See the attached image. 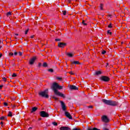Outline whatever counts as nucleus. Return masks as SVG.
Listing matches in <instances>:
<instances>
[{"label":"nucleus","instance_id":"f257e3e1","mask_svg":"<svg viewBox=\"0 0 130 130\" xmlns=\"http://www.w3.org/2000/svg\"><path fill=\"white\" fill-rule=\"evenodd\" d=\"M51 89H52L53 91H54V94H55L57 96H59V97H62V98H66V95H64V94L57 90V89H58L59 90L62 89V86L58 85V83L56 82L53 83L51 86Z\"/></svg>","mask_w":130,"mask_h":130},{"label":"nucleus","instance_id":"f03ea898","mask_svg":"<svg viewBox=\"0 0 130 130\" xmlns=\"http://www.w3.org/2000/svg\"><path fill=\"white\" fill-rule=\"evenodd\" d=\"M102 102L106 105H110V106H117V104H118V102L110 100L103 99Z\"/></svg>","mask_w":130,"mask_h":130},{"label":"nucleus","instance_id":"7ed1b4c3","mask_svg":"<svg viewBox=\"0 0 130 130\" xmlns=\"http://www.w3.org/2000/svg\"><path fill=\"white\" fill-rule=\"evenodd\" d=\"M39 95L41 97L49 98V95H48V89H46L43 91H41L40 92H39Z\"/></svg>","mask_w":130,"mask_h":130},{"label":"nucleus","instance_id":"20e7f679","mask_svg":"<svg viewBox=\"0 0 130 130\" xmlns=\"http://www.w3.org/2000/svg\"><path fill=\"white\" fill-rule=\"evenodd\" d=\"M40 116L41 117H49V114L48 113L44 111H42L40 112Z\"/></svg>","mask_w":130,"mask_h":130},{"label":"nucleus","instance_id":"39448f33","mask_svg":"<svg viewBox=\"0 0 130 130\" xmlns=\"http://www.w3.org/2000/svg\"><path fill=\"white\" fill-rule=\"evenodd\" d=\"M100 79L101 81H103V82H109L110 81V78L108 77V76H102Z\"/></svg>","mask_w":130,"mask_h":130},{"label":"nucleus","instance_id":"423d86ee","mask_svg":"<svg viewBox=\"0 0 130 130\" xmlns=\"http://www.w3.org/2000/svg\"><path fill=\"white\" fill-rule=\"evenodd\" d=\"M60 102L61 103L62 110H63V111H64V112H66V111H67V107L66 106L64 103L62 101H60Z\"/></svg>","mask_w":130,"mask_h":130},{"label":"nucleus","instance_id":"0eeeda50","mask_svg":"<svg viewBox=\"0 0 130 130\" xmlns=\"http://www.w3.org/2000/svg\"><path fill=\"white\" fill-rule=\"evenodd\" d=\"M58 47L63 48V47H64L65 46H67V43H62V42H59V43H58Z\"/></svg>","mask_w":130,"mask_h":130},{"label":"nucleus","instance_id":"6e6552de","mask_svg":"<svg viewBox=\"0 0 130 130\" xmlns=\"http://www.w3.org/2000/svg\"><path fill=\"white\" fill-rule=\"evenodd\" d=\"M64 115L66 117H68V118H69V119H73V117L72 116L71 114L69 113V112L65 111Z\"/></svg>","mask_w":130,"mask_h":130},{"label":"nucleus","instance_id":"1a4fd4ad","mask_svg":"<svg viewBox=\"0 0 130 130\" xmlns=\"http://www.w3.org/2000/svg\"><path fill=\"white\" fill-rule=\"evenodd\" d=\"M102 119L103 121H104V122H109V119H108V118L106 116H103L102 117Z\"/></svg>","mask_w":130,"mask_h":130},{"label":"nucleus","instance_id":"9d476101","mask_svg":"<svg viewBox=\"0 0 130 130\" xmlns=\"http://www.w3.org/2000/svg\"><path fill=\"white\" fill-rule=\"evenodd\" d=\"M37 58L36 57H33L32 59H30V60H29V64L31 65L33 64L35 62V60H36Z\"/></svg>","mask_w":130,"mask_h":130},{"label":"nucleus","instance_id":"9b49d317","mask_svg":"<svg viewBox=\"0 0 130 130\" xmlns=\"http://www.w3.org/2000/svg\"><path fill=\"white\" fill-rule=\"evenodd\" d=\"M60 130H72V129L68 126H61L59 128Z\"/></svg>","mask_w":130,"mask_h":130},{"label":"nucleus","instance_id":"f8f14e48","mask_svg":"<svg viewBox=\"0 0 130 130\" xmlns=\"http://www.w3.org/2000/svg\"><path fill=\"white\" fill-rule=\"evenodd\" d=\"M70 90H79V88L75 85H70Z\"/></svg>","mask_w":130,"mask_h":130},{"label":"nucleus","instance_id":"ddd939ff","mask_svg":"<svg viewBox=\"0 0 130 130\" xmlns=\"http://www.w3.org/2000/svg\"><path fill=\"white\" fill-rule=\"evenodd\" d=\"M71 62L72 64H80V62H79V61H71Z\"/></svg>","mask_w":130,"mask_h":130},{"label":"nucleus","instance_id":"4468645a","mask_svg":"<svg viewBox=\"0 0 130 130\" xmlns=\"http://www.w3.org/2000/svg\"><path fill=\"white\" fill-rule=\"evenodd\" d=\"M101 74H102V72L101 71H96L94 75L98 76L99 75H101Z\"/></svg>","mask_w":130,"mask_h":130},{"label":"nucleus","instance_id":"2eb2a0df","mask_svg":"<svg viewBox=\"0 0 130 130\" xmlns=\"http://www.w3.org/2000/svg\"><path fill=\"white\" fill-rule=\"evenodd\" d=\"M37 109H38V108L36 107H34L32 108V110H31V113H32V112H35V111H36V110H37Z\"/></svg>","mask_w":130,"mask_h":130},{"label":"nucleus","instance_id":"dca6fc26","mask_svg":"<svg viewBox=\"0 0 130 130\" xmlns=\"http://www.w3.org/2000/svg\"><path fill=\"white\" fill-rule=\"evenodd\" d=\"M42 66L43 67V68H47V67H48V65L47 64V63H46V62H44L43 63Z\"/></svg>","mask_w":130,"mask_h":130},{"label":"nucleus","instance_id":"f3484780","mask_svg":"<svg viewBox=\"0 0 130 130\" xmlns=\"http://www.w3.org/2000/svg\"><path fill=\"white\" fill-rule=\"evenodd\" d=\"M67 55L70 57H73V55H74L72 53H67Z\"/></svg>","mask_w":130,"mask_h":130},{"label":"nucleus","instance_id":"a211bd4d","mask_svg":"<svg viewBox=\"0 0 130 130\" xmlns=\"http://www.w3.org/2000/svg\"><path fill=\"white\" fill-rule=\"evenodd\" d=\"M100 10H101L102 11L103 10V4H100Z\"/></svg>","mask_w":130,"mask_h":130},{"label":"nucleus","instance_id":"6ab92c4d","mask_svg":"<svg viewBox=\"0 0 130 130\" xmlns=\"http://www.w3.org/2000/svg\"><path fill=\"white\" fill-rule=\"evenodd\" d=\"M11 15H12V12H9L7 13V17H9V16H11Z\"/></svg>","mask_w":130,"mask_h":130},{"label":"nucleus","instance_id":"aec40b11","mask_svg":"<svg viewBox=\"0 0 130 130\" xmlns=\"http://www.w3.org/2000/svg\"><path fill=\"white\" fill-rule=\"evenodd\" d=\"M8 116H11V117L13 116V115L12 114V112H11V111L9 112V114L8 115Z\"/></svg>","mask_w":130,"mask_h":130},{"label":"nucleus","instance_id":"412c9836","mask_svg":"<svg viewBox=\"0 0 130 130\" xmlns=\"http://www.w3.org/2000/svg\"><path fill=\"white\" fill-rule=\"evenodd\" d=\"M52 124L55 126H56V125H57V123L56 122H52Z\"/></svg>","mask_w":130,"mask_h":130},{"label":"nucleus","instance_id":"4be33fe9","mask_svg":"<svg viewBox=\"0 0 130 130\" xmlns=\"http://www.w3.org/2000/svg\"><path fill=\"white\" fill-rule=\"evenodd\" d=\"M48 72H50V73H53V69H48Z\"/></svg>","mask_w":130,"mask_h":130},{"label":"nucleus","instance_id":"5701e85b","mask_svg":"<svg viewBox=\"0 0 130 130\" xmlns=\"http://www.w3.org/2000/svg\"><path fill=\"white\" fill-rule=\"evenodd\" d=\"M108 34H110V35H112V32L110 31V30H108L107 31Z\"/></svg>","mask_w":130,"mask_h":130},{"label":"nucleus","instance_id":"b1692460","mask_svg":"<svg viewBox=\"0 0 130 130\" xmlns=\"http://www.w3.org/2000/svg\"><path fill=\"white\" fill-rule=\"evenodd\" d=\"M57 80H59V81H62V78L61 77H57Z\"/></svg>","mask_w":130,"mask_h":130},{"label":"nucleus","instance_id":"393cba45","mask_svg":"<svg viewBox=\"0 0 130 130\" xmlns=\"http://www.w3.org/2000/svg\"><path fill=\"white\" fill-rule=\"evenodd\" d=\"M108 28H112V23H110V24L108 26Z\"/></svg>","mask_w":130,"mask_h":130},{"label":"nucleus","instance_id":"a878e982","mask_svg":"<svg viewBox=\"0 0 130 130\" xmlns=\"http://www.w3.org/2000/svg\"><path fill=\"white\" fill-rule=\"evenodd\" d=\"M62 13H63V15L64 16H66V15H67V11H63Z\"/></svg>","mask_w":130,"mask_h":130},{"label":"nucleus","instance_id":"bb28decb","mask_svg":"<svg viewBox=\"0 0 130 130\" xmlns=\"http://www.w3.org/2000/svg\"><path fill=\"white\" fill-rule=\"evenodd\" d=\"M52 98H53V99H55V100H58V99H57V98L55 97V96H53Z\"/></svg>","mask_w":130,"mask_h":130},{"label":"nucleus","instance_id":"cd10ccee","mask_svg":"<svg viewBox=\"0 0 130 130\" xmlns=\"http://www.w3.org/2000/svg\"><path fill=\"white\" fill-rule=\"evenodd\" d=\"M12 77L13 78H15V77H17V74H16V73H13V74L12 75Z\"/></svg>","mask_w":130,"mask_h":130},{"label":"nucleus","instance_id":"c85d7f7f","mask_svg":"<svg viewBox=\"0 0 130 130\" xmlns=\"http://www.w3.org/2000/svg\"><path fill=\"white\" fill-rule=\"evenodd\" d=\"M5 118H6V117L3 116V117H1L0 118V120H4V119H5Z\"/></svg>","mask_w":130,"mask_h":130},{"label":"nucleus","instance_id":"c756f323","mask_svg":"<svg viewBox=\"0 0 130 130\" xmlns=\"http://www.w3.org/2000/svg\"><path fill=\"white\" fill-rule=\"evenodd\" d=\"M29 31V29H27L25 30V35H27V34H28V32Z\"/></svg>","mask_w":130,"mask_h":130},{"label":"nucleus","instance_id":"7c9ffc66","mask_svg":"<svg viewBox=\"0 0 130 130\" xmlns=\"http://www.w3.org/2000/svg\"><path fill=\"white\" fill-rule=\"evenodd\" d=\"M2 79L4 81L7 82V78H6V77H3Z\"/></svg>","mask_w":130,"mask_h":130},{"label":"nucleus","instance_id":"2f4dec72","mask_svg":"<svg viewBox=\"0 0 130 130\" xmlns=\"http://www.w3.org/2000/svg\"><path fill=\"white\" fill-rule=\"evenodd\" d=\"M82 24H83V25H84L85 26H86L87 25V23H85V20L82 21Z\"/></svg>","mask_w":130,"mask_h":130},{"label":"nucleus","instance_id":"473e14b6","mask_svg":"<svg viewBox=\"0 0 130 130\" xmlns=\"http://www.w3.org/2000/svg\"><path fill=\"white\" fill-rule=\"evenodd\" d=\"M106 53V51H105V50H103L102 52V54H105Z\"/></svg>","mask_w":130,"mask_h":130},{"label":"nucleus","instance_id":"72a5a7b5","mask_svg":"<svg viewBox=\"0 0 130 130\" xmlns=\"http://www.w3.org/2000/svg\"><path fill=\"white\" fill-rule=\"evenodd\" d=\"M9 55H11V56H13V55H14V53H13V52L9 53Z\"/></svg>","mask_w":130,"mask_h":130},{"label":"nucleus","instance_id":"f704fd0d","mask_svg":"<svg viewBox=\"0 0 130 130\" xmlns=\"http://www.w3.org/2000/svg\"><path fill=\"white\" fill-rule=\"evenodd\" d=\"M87 108H90L91 109H92V108H93V106H88L87 107Z\"/></svg>","mask_w":130,"mask_h":130},{"label":"nucleus","instance_id":"c9c22d12","mask_svg":"<svg viewBox=\"0 0 130 130\" xmlns=\"http://www.w3.org/2000/svg\"><path fill=\"white\" fill-rule=\"evenodd\" d=\"M55 41H60L61 40L60 39H56Z\"/></svg>","mask_w":130,"mask_h":130},{"label":"nucleus","instance_id":"e433bc0d","mask_svg":"<svg viewBox=\"0 0 130 130\" xmlns=\"http://www.w3.org/2000/svg\"><path fill=\"white\" fill-rule=\"evenodd\" d=\"M42 66V63H39V64H38L39 68H40V67H41Z\"/></svg>","mask_w":130,"mask_h":130},{"label":"nucleus","instance_id":"4c0bfd02","mask_svg":"<svg viewBox=\"0 0 130 130\" xmlns=\"http://www.w3.org/2000/svg\"><path fill=\"white\" fill-rule=\"evenodd\" d=\"M72 130H81V129L80 128H74L72 129Z\"/></svg>","mask_w":130,"mask_h":130},{"label":"nucleus","instance_id":"58836bf2","mask_svg":"<svg viewBox=\"0 0 130 130\" xmlns=\"http://www.w3.org/2000/svg\"><path fill=\"white\" fill-rule=\"evenodd\" d=\"M14 55H15V56H17V55H18V52H14Z\"/></svg>","mask_w":130,"mask_h":130},{"label":"nucleus","instance_id":"ea45409f","mask_svg":"<svg viewBox=\"0 0 130 130\" xmlns=\"http://www.w3.org/2000/svg\"><path fill=\"white\" fill-rule=\"evenodd\" d=\"M22 54H23V53H22V52H19V55H20L21 56L22 55Z\"/></svg>","mask_w":130,"mask_h":130},{"label":"nucleus","instance_id":"a19ab883","mask_svg":"<svg viewBox=\"0 0 130 130\" xmlns=\"http://www.w3.org/2000/svg\"><path fill=\"white\" fill-rule=\"evenodd\" d=\"M4 105H5V106H8V104L7 103H4Z\"/></svg>","mask_w":130,"mask_h":130},{"label":"nucleus","instance_id":"79ce46f5","mask_svg":"<svg viewBox=\"0 0 130 130\" xmlns=\"http://www.w3.org/2000/svg\"><path fill=\"white\" fill-rule=\"evenodd\" d=\"M103 130H109L108 128H106V127H103Z\"/></svg>","mask_w":130,"mask_h":130},{"label":"nucleus","instance_id":"37998d69","mask_svg":"<svg viewBox=\"0 0 130 130\" xmlns=\"http://www.w3.org/2000/svg\"><path fill=\"white\" fill-rule=\"evenodd\" d=\"M2 125V126H4V122H1V123H0Z\"/></svg>","mask_w":130,"mask_h":130},{"label":"nucleus","instance_id":"c03bdc74","mask_svg":"<svg viewBox=\"0 0 130 130\" xmlns=\"http://www.w3.org/2000/svg\"><path fill=\"white\" fill-rule=\"evenodd\" d=\"M69 74H70L71 75H75V73H73L72 72H69Z\"/></svg>","mask_w":130,"mask_h":130},{"label":"nucleus","instance_id":"a18cd8bd","mask_svg":"<svg viewBox=\"0 0 130 130\" xmlns=\"http://www.w3.org/2000/svg\"><path fill=\"white\" fill-rule=\"evenodd\" d=\"M3 87H4V85H0V89H3Z\"/></svg>","mask_w":130,"mask_h":130},{"label":"nucleus","instance_id":"49530a36","mask_svg":"<svg viewBox=\"0 0 130 130\" xmlns=\"http://www.w3.org/2000/svg\"><path fill=\"white\" fill-rule=\"evenodd\" d=\"M15 36H19V34H15Z\"/></svg>","mask_w":130,"mask_h":130},{"label":"nucleus","instance_id":"de8ad7c7","mask_svg":"<svg viewBox=\"0 0 130 130\" xmlns=\"http://www.w3.org/2000/svg\"><path fill=\"white\" fill-rule=\"evenodd\" d=\"M2 56H3V54H0V58H2Z\"/></svg>","mask_w":130,"mask_h":130},{"label":"nucleus","instance_id":"09e8293b","mask_svg":"<svg viewBox=\"0 0 130 130\" xmlns=\"http://www.w3.org/2000/svg\"><path fill=\"white\" fill-rule=\"evenodd\" d=\"M30 38H34V36H31L30 37Z\"/></svg>","mask_w":130,"mask_h":130},{"label":"nucleus","instance_id":"8fccbe9b","mask_svg":"<svg viewBox=\"0 0 130 130\" xmlns=\"http://www.w3.org/2000/svg\"><path fill=\"white\" fill-rule=\"evenodd\" d=\"M28 129L29 130V129H32V127H29V128H28Z\"/></svg>","mask_w":130,"mask_h":130},{"label":"nucleus","instance_id":"3c124183","mask_svg":"<svg viewBox=\"0 0 130 130\" xmlns=\"http://www.w3.org/2000/svg\"><path fill=\"white\" fill-rule=\"evenodd\" d=\"M108 16L110 17V18H111L112 15H109Z\"/></svg>","mask_w":130,"mask_h":130},{"label":"nucleus","instance_id":"603ef678","mask_svg":"<svg viewBox=\"0 0 130 130\" xmlns=\"http://www.w3.org/2000/svg\"><path fill=\"white\" fill-rule=\"evenodd\" d=\"M69 3H71V0H67Z\"/></svg>","mask_w":130,"mask_h":130},{"label":"nucleus","instance_id":"864d4df0","mask_svg":"<svg viewBox=\"0 0 130 130\" xmlns=\"http://www.w3.org/2000/svg\"><path fill=\"white\" fill-rule=\"evenodd\" d=\"M41 119H42V118H40V119H39V120H41Z\"/></svg>","mask_w":130,"mask_h":130},{"label":"nucleus","instance_id":"5fc2aeb1","mask_svg":"<svg viewBox=\"0 0 130 130\" xmlns=\"http://www.w3.org/2000/svg\"><path fill=\"white\" fill-rule=\"evenodd\" d=\"M45 2H47V0H44Z\"/></svg>","mask_w":130,"mask_h":130},{"label":"nucleus","instance_id":"6e6d98bb","mask_svg":"<svg viewBox=\"0 0 130 130\" xmlns=\"http://www.w3.org/2000/svg\"><path fill=\"white\" fill-rule=\"evenodd\" d=\"M2 47H3L2 46H0V49L2 48Z\"/></svg>","mask_w":130,"mask_h":130},{"label":"nucleus","instance_id":"4d7b16f0","mask_svg":"<svg viewBox=\"0 0 130 130\" xmlns=\"http://www.w3.org/2000/svg\"><path fill=\"white\" fill-rule=\"evenodd\" d=\"M109 64L108 63H107V66H108Z\"/></svg>","mask_w":130,"mask_h":130},{"label":"nucleus","instance_id":"13d9d810","mask_svg":"<svg viewBox=\"0 0 130 130\" xmlns=\"http://www.w3.org/2000/svg\"><path fill=\"white\" fill-rule=\"evenodd\" d=\"M119 2H120V1L122 2V0H119Z\"/></svg>","mask_w":130,"mask_h":130},{"label":"nucleus","instance_id":"bf43d9fd","mask_svg":"<svg viewBox=\"0 0 130 130\" xmlns=\"http://www.w3.org/2000/svg\"><path fill=\"white\" fill-rule=\"evenodd\" d=\"M15 38H16V39H17V37H15Z\"/></svg>","mask_w":130,"mask_h":130},{"label":"nucleus","instance_id":"052dcab7","mask_svg":"<svg viewBox=\"0 0 130 130\" xmlns=\"http://www.w3.org/2000/svg\"><path fill=\"white\" fill-rule=\"evenodd\" d=\"M23 40V39H22V38H21V40Z\"/></svg>","mask_w":130,"mask_h":130},{"label":"nucleus","instance_id":"680f3d73","mask_svg":"<svg viewBox=\"0 0 130 130\" xmlns=\"http://www.w3.org/2000/svg\"><path fill=\"white\" fill-rule=\"evenodd\" d=\"M28 44V43H26V45Z\"/></svg>","mask_w":130,"mask_h":130},{"label":"nucleus","instance_id":"e2e57ef3","mask_svg":"<svg viewBox=\"0 0 130 130\" xmlns=\"http://www.w3.org/2000/svg\"><path fill=\"white\" fill-rule=\"evenodd\" d=\"M122 43H121V44H122Z\"/></svg>","mask_w":130,"mask_h":130},{"label":"nucleus","instance_id":"0e129e2a","mask_svg":"<svg viewBox=\"0 0 130 130\" xmlns=\"http://www.w3.org/2000/svg\"><path fill=\"white\" fill-rule=\"evenodd\" d=\"M1 41H0V43H1Z\"/></svg>","mask_w":130,"mask_h":130}]
</instances>
